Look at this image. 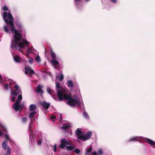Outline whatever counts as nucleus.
I'll return each instance as SVG.
<instances>
[{"instance_id":"1","label":"nucleus","mask_w":155,"mask_h":155,"mask_svg":"<svg viewBox=\"0 0 155 155\" xmlns=\"http://www.w3.org/2000/svg\"><path fill=\"white\" fill-rule=\"evenodd\" d=\"M3 19L8 25H9L11 26L10 29L12 33H14L13 36V39L12 42L11 47H15L16 48H23L25 47H27L29 45V43L25 40L23 39L22 42H18L22 39V33H20L15 30L14 24V20L12 14L10 13H7L4 12L3 13Z\"/></svg>"},{"instance_id":"2","label":"nucleus","mask_w":155,"mask_h":155,"mask_svg":"<svg viewBox=\"0 0 155 155\" xmlns=\"http://www.w3.org/2000/svg\"><path fill=\"white\" fill-rule=\"evenodd\" d=\"M60 83L59 82L56 83V90H57V95L58 99L60 101H62L64 99L68 100L67 103L70 106H77L81 104V103L79 99L78 96H74V98H73L71 94H64L62 90H61Z\"/></svg>"},{"instance_id":"3","label":"nucleus","mask_w":155,"mask_h":155,"mask_svg":"<svg viewBox=\"0 0 155 155\" xmlns=\"http://www.w3.org/2000/svg\"><path fill=\"white\" fill-rule=\"evenodd\" d=\"M14 87L15 90H12L11 91L12 95L16 96L18 94H21V91L18 86L16 85L14 86Z\"/></svg>"},{"instance_id":"4","label":"nucleus","mask_w":155,"mask_h":155,"mask_svg":"<svg viewBox=\"0 0 155 155\" xmlns=\"http://www.w3.org/2000/svg\"><path fill=\"white\" fill-rule=\"evenodd\" d=\"M60 144L59 147L62 149H64L65 147H66L67 145H70L69 143L65 139H61L60 142Z\"/></svg>"},{"instance_id":"5","label":"nucleus","mask_w":155,"mask_h":155,"mask_svg":"<svg viewBox=\"0 0 155 155\" xmlns=\"http://www.w3.org/2000/svg\"><path fill=\"white\" fill-rule=\"evenodd\" d=\"M92 135V133L91 132H87L85 134H83L82 136V138H81V140L84 141L87 140L91 137Z\"/></svg>"},{"instance_id":"6","label":"nucleus","mask_w":155,"mask_h":155,"mask_svg":"<svg viewBox=\"0 0 155 155\" xmlns=\"http://www.w3.org/2000/svg\"><path fill=\"white\" fill-rule=\"evenodd\" d=\"M75 133L78 139L81 140V138H82V136L84 133L82 132L80 129L78 128L75 131Z\"/></svg>"},{"instance_id":"7","label":"nucleus","mask_w":155,"mask_h":155,"mask_svg":"<svg viewBox=\"0 0 155 155\" xmlns=\"http://www.w3.org/2000/svg\"><path fill=\"white\" fill-rule=\"evenodd\" d=\"M15 24L17 27L18 28L19 31L21 32V28L22 27V25L21 22L18 20L15 21Z\"/></svg>"},{"instance_id":"8","label":"nucleus","mask_w":155,"mask_h":155,"mask_svg":"<svg viewBox=\"0 0 155 155\" xmlns=\"http://www.w3.org/2000/svg\"><path fill=\"white\" fill-rule=\"evenodd\" d=\"M41 105L43 107L46 109H48L50 106V104L47 103V102L44 101L43 102L41 103Z\"/></svg>"},{"instance_id":"9","label":"nucleus","mask_w":155,"mask_h":155,"mask_svg":"<svg viewBox=\"0 0 155 155\" xmlns=\"http://www.w3.org/2000/svg\"><path fill=\"white\" fill-rule=\"evenodd\" d=\"M29 131L31 132V133L29 135V138L30 139H31V144H33V142L34 143V145H35V142L34 141V138L33 137V136L32 135V133H31L32 132V130L31 129V127L29 128Z\"/></svg>"},{"instance_id":"10","label":"nucleus","mask_w":155,"mask_h":155,"mask_svg":"<svg viewBox=\"0 0 155 155\" xmlns=\"http://www.w3.org/2000/svg\"><path fill=\"white\" fill-rule=\"evenodd\" d=\"M145 141H146L148 143L152 145H155V142L152 140L148 139V138H146L145 139Z\"/></svg>"},{"instance_id":"11","label":"nucleus","mask_w":155,"mask_h":155,"mask_svg":"<svg viewBox=\"0 0 155 155\" xmlns=\"http://www.w3.org/2000/svg\"><path fill=\"white\" fill-rule=\"evenodd\" d=\"M7 140H5L4 141L2 142V147L5 150H8V148H9L7 146L6 142Z\"/></svg>"},{"instance_id":"12","label":"nucleus","mask_w":155,"mask_h":155,"mask_svg":"<svg viewBox=\"0 0 155 155\" xmlns=\"http://www.w3.org/2000/svg\"><path fill=\"white\" fill-rule=\"evenodd\" d=\"M13 107H14L15 110L16 111H18L21 107V105L19 104H14L13 105Z\"/></svg>"},{"instance_id":"13","label":"nucleus","mask_w":155,"mask_h":155,"mask_svg":"<svg viewBox=\"0 0 155 155\" xmlns=\"http://www.w3.org/2000/svg\"><path fill=\"white\" fill-rule=\"evenodd\" d=\"M67 85L71 89H72L74 86L73 83L71 80H69L68 81Z\"/></svg>"},{"instance_id":"14","label":"nucleus","mask_w":155,"mask_h":155,"mask_svg":"<svg viewBox=\"0 0 155 155\" xmlns=\"http://www.w3.org/2000/svg\"><path fill=\"white\" fill-rule=\"evenodd\" d=\"M14 59L15 61L17 62H21V58L19 55H15L14 58Z\"/></svg>"},{"instance_id":"15","label":"nucleus","mask_w":155,"mask_h":155,"mask_svg":"<svg viewBox=\"0 0 155 155\" xmlns=\"http://www.w3.org/2000/svg\"><path fill=\"white\" fill-rule=\"evenodd\" d=\"M75 147L74 146H68L66 147V149L68 151H71L74 150Z\"/></svg>"},{"instance_id":"16","label":"nucleus","mask_w":155,"mask_h":155,"mask_svg":"<svg viewBox=\"0 0 155 155\" xmlns=\"http://www.w3.org/2000/svg\"><path fill=\"white\" fill-rule=\"evenodd\" d=\"M36 91L38 93H43V91L42 90V89L40 85H39L38 86L37 88L36 89Z\"/></svg>"},{"instance_id":"17","label":"nucleus","mask_w":155,"mask_h":155,"mask_svg":"<svg viewBox=\"0 0 155 155\" xmlns=\"http://www.w3.org/2000/svg\"><path fill=\"white\" fill-rule=\"evenodd\" d=\"M36 108V106L35 105L32 104L29 107V110L31 111H33L35 110Z\"/></svg>"},{"instance_id":"18","label":"nucleus","mask_w":155,"mask_h":155,"mask_svg":"<svg viewBox=\"0 0 155 155\" xmlns=\"http://www.w3.org/2000/svg\"><path fill=\"white\" fill-rule=\"evenodd\" d=\"M51 62L54 65H58L59 64L58 61L55 59H53L51 60Z\"/></svg>"},{"instance_id":"19","label":"nucleus","mask_w":155,"mask_h":155,"mask_svg":"<svg viewBox=\"0 0 155 155\" xmlns=\"http://www.w3.org/2000/svg\"><path fill=\"white\" fill-rule=\"evenodd\" d=\"M50 54L51 55V58L53 59H55L56 58V56L54 52L52 50H51L50 51Z\"/></svg>"},{"instance_id":"20","label":"nucleus","mask_w":155,"mask_h":155,"mask_svg":"<svg viewBox=\"0 0 155 155\" xmlns=\"http://www.w3.org/2000/svg\"><path fill=\"white\" fill-rule=\"evenodd\" d=\"M47 91L48 93L51 95H52L54 93V91L52 90L50 87L47 88Z\"/></svg>"},{"instance_id":"21","label":"nucleus","mask_w":155,"mask_h":155,"mask_svg":"<svg viewBox=\"0 0 155 155\" xmlns=\"http://www.w3.org/2000/svg\"><path fill=\"white\" fill-rule=\"evenodd\" d=\"M36 113V111H33L31 112L29 114V117L31 118H32Z\"/></svg>"},{"instance_id":"22","label":"nucleus","mask_w":155,"mask_h":155,"mask_svg":"<svg viewBox=\"0 0 155 155\" xmlns=\"http://www.w3.org/2000/svg\"><path fill=\"white\" fill-rule=\"evenodd\" d=\"M138 140V138L137 137H134L128 140V142H130L131 141H136Z\"/></svg>"},{"instance_id":"23","label":"nucleus","mask_w":155,"mask_h":155,"mask_svg":"<svg viewBox=\"0 0 155 155\" xmlns=\"http://www.w3.org/2000/svg\"><path fill=\"white\" fill-rule=\"evenodd\" d=\"M31 69V68L30 67H26L25 68V74H28V72L30 71V70Z\"/></svg>"},{"instance_id":"24","label":"nucleus","mask_w":155,"mask_h":155,"mask_svg":"<svg viewBox=\"0 0 155 155\" xmlns=\"http://www.w3.org/2000/svg\"><path fill=\"white\" fill-rule=\"evenodd\" d=\"M35 61L38 63L40 62L41 60L39 55H37L35 58Z\"/></svg>"},{"instance_id":"25","label":"nucleus","mask_w":155,"mask_h":155,"mask_svg":"<svg viewBox=\"0 0 155 155\" xmlns=\"http://www.w3.org/2000/svg\"><path fill=\"white\" fill-rule=\"evenodd\" d=\"M64 130H67L69 128H70V126L69 125H67L66 126H62L61 127Z\"/></svg>"},{"instance_id":"26","label":"nucleus","mask_w":155,"mask_h":155,"mask_svg":"<svg viewBox=\"0 0 155 155\" xmlns=\"http://www.w3.org/2000/svg\"><path fill=\"white\" fill-rule=\"evenodd\" d=\"M4 31L7 33H8L9 31V29L8 28L7 26L6 25L4 26Z\"/></svg>"},{"instance_id":"27","label":"nucleus","mask_w":155,"mask_h":155,"mask_svg":"<svg viewBox=\"0 0 155 155\" xmlns=\"http://www.w3.org/2000/svg\"><path fill=\"white\" fill-rule=\"evenodd\" d=\"M92 147H90L87 149L86 150V153H90L92 150Z\"/></svg>"},{"instance_id":"28","label":"nucleus","mask_w":155,"mask_h":155,"mask_svg":"<svg viewBox=\"0 0 155 155\" xmlns=\"http://www.w3.org/2000/svg\"><path fill=\"white\" fill-rule=\"evenodd\" d=\"M27 120V118L26 117H22L21 119L22 122L23 123H26Z\"/></svg>"},{"instance_id":"29","label":"nucleus","mask_w":155,"mask_h":155,"mask_svg":"<svg viewBox=\"0 0 155 155\" xmlns=\"http://www.w3.org/2000/svg\"><path fill=\"white\" fill-rule=\"evenodd\" d=\"M74 2L75 4L77 5H78L81 2V0H74Z\"/></svg>"},{"instance_id":"30","label":"nucleus","mask_w":155,"mask_h":155,"mask_svg":"<svg viewBox=\"0 0 155 155\" xmlns=\"http://www.w3.org/2000/svg\"><path fill=\"white\" fill-rule=\"evenodd\" d=\"M3 88H5L6 90H8L9 88V86L8 84H4L3 86Z\"/></svg>"},{"instance_id":"31","label":"nucleus","mask_w":155,"mask_h":155,"mask_svg":"<svg viewBox=\"0 0 155 155\" xmlns=\"http://www.w3.org/2000/svg\"><path fill=\"white\" fill-rule=\"evenodd\" d=\"M3 11H6L8 10V8L6 5H5L2 8Z\"/></svg>"},{"instance_id":"32","label":"nucleus","mask_w":155,"mask_h":155,"mask_svg":"<svg viewBox=\"0 0 155 155\" xmlns=\"http://www.w3.org/2000/svg\"><path fill=\"white\" fill-rule=\"evenodd\" d=\"M11 153V149L10 148H8L7 151L5 155H9Z\"/></svg>"},{"instance_id":"33","label":"nucleus","mask_w":155,"mask_h":155,"mask_svg":"<svg viewBox=\"0 0 155 155\" xmlns=\"http://www.w3.org/2000/svg\"><path fill=\"white\" fill-rule=\"evenodd\" d=\"M74 151L76 154H78L80 152V150L78 149H76L74 150Z\"/></svg>"},{"instance_id":"34","label":"nucleus","mask_w":155,"mask_h":155,"mask_svg":"<svg viewBox=\"0 0 155 155\" xmlns=\"http://www.w3.org/2000/svg\"><path fill=\"white\" fill-rule=\"evenodd\" d=\"M33 59L32 58H30L29 60H28V62L30 64H31L33 63Z\"/></svg>"},{"instance_id":"35","label":"nucleus","mask_w":155,"mask_h":155,"mask_svg":"<svg viewBox=\"0 0 155 155\" xmlns=\"http://www.w3.org/2000/svg\"><path fill=\"white\" fill-rule=\"evenodd\" d=\"M54 148V152H56L57 151V145L56 144H55L53 147Z\"/></svg>"},{"instance_id":"36","label":"nucleus","mask_w":155,"mask_h":155,"mask_svg":"<svg viewBox=\"0 0 155 155\" xmlns=\"http://www.w3.org/2000/svg\"><path fill=\"white\" fill-rule=\"evenodd\" d=\"M12 101L13 102H15V100L16 98V96H14L13 95V96H12Z\"/></svg>"},{"instance_id":"37","label":"nucleus","mask_w":155,"mask_h":155,"mask_svg":"<svg viewBox=\"0 0 155 155\" xmlns=\"http://www.w3.org/2000/svg\"><path fill=\"white\" fill-rule=\"evenodd\" d=\"M35 73V72L34 71L32 70L31 69L29 71V74H33Z\"/></svg>"},{"instance_id":"38","label":"nucleus","mask_w":155,"mask_h":155,"mask_svg":"<svg viewBox=\"0 0 155 155\" xmlns=\"http://www.w3.org/2000/svg\"><path fill=\"white\" fill-rule=\"evenodd\" d=\"M18 99L19 100H20V101H21V100L22 99V95H21V94H19V95L18 96Z\"/></svg>"},{"instance_id":"39","label":"nucleus","mask_w":155,"mask_h":155,"mask_svg":"<svg viewBox=\"0 0 155 155\" xmlns=\"http://www.w3.org/2000/svg\"><path fill=\"white\" fill-rule=\"evenodd\" d=\"M98 153L100 155H102L103 153V152L101 149H100L98 150Z\"/></svg>"},{"instance_id":"40","label":"nucleus","mask_w":155,"mask_h":155,"mask_svg":"<svg viewBox=\"0 0 155 155\" xmlns=\"http://www.w3.org/2000/svg\"><path fill=\"white\" fill-rule=\"evenodd\" d=\"M64 78V76L63 74H61L60 76V78H59V81H61Z\"/></svg>"},{"instance_id":"41","label":"nucleus","mask_w":155,"mask_h":155,"mask_svg":"<svg viewBox=\"0 0 155 155\" xmlns=\"http://www.w3.org/2000/svg\"><path fill=\"white\" fill-rule=\"evenodd\" d=\"M21 101H20V100H19L18 99H17V100L14 103V104H19V103L21 102Z\"/></svg>"},{"instance_id":"42","label":"nucleus","mask_w":155,"mask_h":155,"mask_svg":"<svg viewBox=\"0 0 155 155\" xmlns=\"http://www.w3.org/2000/svg\"><path fill=\"white\" fill-rule=\"evenodd\" d=\"M38 144V145H40L41 144L42 141L41 140H39L37 141Z\"/></svg>"},{"instance_id":"43","label":"nucleus","mask_w":155,"mask_h":155,"mask_svg":"<svg viewBox=\"0 0 155 155\" xmlns=\"http://www.w3.org/2000/svg\"><path fill=\"white\" fill-rule=\"evenodd\" d=\"M5 138L6 139L5 140H9L10 139L9 136L7 134L5 135Z\"/></svg>"},{"instance_id":"44","label":"nucleus","mask_w":155,"mask_h":155,"mask_svg":"<svg viewBox=\"0 0 155 155\" xmlns=\"http://www.w3.org/2000/svg\"><path fill=\"white\" fill-rule=\"evenodd\" d=\"M111 2L114 3H115L117 2V0H110Z\"/></svg>"},{"instance_id":"45","label":"nucleus","mask_w":155,"mask_h":155,"mask_svg":"<svg viewBox=\"0 0 155 155\" xmlns=\"http://www.w3.org/2000/svg\"><path fill=\"white\" fill-rule=\"evenodd\" d=\"M51 118L52 119H56V116L55 115L51 116Z\"/></svg>"},{"instance_id":"46","label":"nucleus","mask_w":155,"mask_h":155,"mask_svg":"<svg viewBox=\"0 0 155 155\" xmlns=\"http://www.w3.org/2000/svg\"><path fill=\"white\" fill-rule=\"evenodd\" d=\"M84 116L85 117H87L88 116V115L86 113H84Z\"/></svg>"},{"instance_id":"47","label":"nucleus","mask_w":155,"mask_h":155,"mask_svg":"<svg viewBox=\"0 0 155 155\" xmlns=\"http://www.w3.org/2000/svg\"><path fill=\"white\" fill-rule=\"evenodd\" d=\"M97 155V153L95 152H93V155Z\"/></svg>"},{"instance_id":"48","label":"nucleus","mask_w":155,"mask_h":155,"mask_svg":"<svg viewBox=\"0 0 155 155\" xmlns=\"http://www.w3.org/2000/svg\"><path fill=\"white\" fill-rule=\"evenodd\" d=\"M32 124V122H31L30 123V124H29V127H28V128H30V127H31V124Z\"/></svg>"},{"instance_id":"49","label":"nucleus","mask_w":155,"mask_h":155,"mask_svg":"<svg viewBox=\"0 0 155 155\" xmlns=\"http://www.w3.org/2000/svg\"><path fill=\"white\" fill-rule=\"evenodd\" d=\"M2 79V77L1 75L0 74V83L1 82V81Z\"/></svg>"},{"instance_id":"50","label":"nucleus","mask_w":155,"mask_h":155,"mask_svg":"<svg viewBox=\"0 0 155 155\" xmlns=\"http://www.w3.org/2000/svg\"><path fill=\"white\" fill-rule=\"evenodd\" d=\"M60 118L61 120H62V115H61V114L60 115Z\"/></svg>"},{"instance_id":"51","label":"nucleus","mask_w":155,"mask_h":155,"mask_svg":"<svg viewBox=\"0 0 155 155\" xmlns=\"http://www.w3.org/2000/svg\"><path fill=\"white\" fill-rule=\"evenodd\" d=\"M2 135V134L1 131H0V135L1 136Z\"/></svg>"},{"instance_id":"52","label":"nucleus","mask_w":155,"mask_h":155,"mask_svg":"<svg viewBox=\"0 0 155 155\" xmlns=\"http://www.w3.org/2000/svg\"><path fill=\"white\" fill-rule=\"evenodd\" d=\"M90 0H85V1L86 2L89 1Z\"/></svg>"},{"instance_id":"53","label":"nucleus","mask_w":155,"mask_h":155,"mask_svg":"<svg viewBox=\"0 0 155 155\" xmlns=\"http://www.w3.org/2000/svg\"><path fill=\"white\" fill-rule=\"evenodd\" d=\"M86 155H89V153H86Z\"/></svg>"},{"instance_id":"54","label":"nucleus","mask_w":155,"mask_h":155,"mask_svg":"<svg viewBox=\"0 0 155 155\" xmlns=\"http://www.w3.org/2000/svg\"><path fill=\"white\" fill-rule=\"evenodd\" d=\"M54 99H55V100H56V98H55V97H54L53 98Z\"/></svg>"},{"instance_id":"55","label":"nucleus","mask_w":155,"mask_h":155,"mask_svg":"<svg viewBox=\"0 0 155 155\" xmlns=\"http://www.w3.org/2000/svg\"><path fill=\"white\" fill-rule=\"evenodd\" d=\"M154 148H155V146L154 147Z\"/></svg>"}]
</instances>
